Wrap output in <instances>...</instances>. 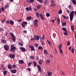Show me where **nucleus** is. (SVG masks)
Wrapping results in <instances>:
<instances>
[{"mask_svg":"<svg viewBox=\"0 0 76 76\" xmlns=\"http://www.w3.org/2000/svg\"><path fill=\"white\" fill-rule=\"evenodd\" d=\"M27 20H31V17H28L27 18Z\"/></svg>","mask_w":76,"mask_h":76,"instance_id":"27","label":"nucleus"},{"mask_svg":"<svg viewBox=\"0 0 76 76\" xmlns=\"http://www.w3.org/2000/svg\"><path fill=\"white\" fill-rule=\"evenodd\" d=\"M20 49L22 51H23V52H25L26 51V49H25V48H23V47H21Z\"/></svg>","mask_w":76,"mask_h":76,"instance_id":"15","label":"nucleus"},{"mask_svg":"<svg viewBox=\"0 0 76 76\" xmlns=\"http://www.w3.org/2000/svg\"><path fill=\"white\" fill-rule=\"evenodd\" d=\"M23 32L24 33V34H26L27 33V31H26V30H23Z\"/></svg>","mask_w":76,"mask_h":76,"instance_id":"50","label":"nucleus"},{"mask_svg":"<svg viewBox=\"0 0 76 76\" xmlns=\"http://www.w3.org/2000/svg\"><path fill=\"white\" fill-rule=\"evenodd\" d=\"M39 64H42V62H41V61H39Z\"/></svg>","mask_w":76,"mask_h":76,"instance_id":"56","label":"nucleus"},{"mask_svg":"<svg viewBox=\"0 0 76 76\" xmlns=\"http://www.w3.org/2000/svg\"><path fill=\"white\" fill-rule=\"evenodd\" d=\"M47 74H48V76H52V73L51 72H48Z\"/></svg>","mask_w":76,"mask_h":76,"instance_id":"16","label":"nucleus"},{"mask_svg":"<svg viewBox=\"0 0 76 76\" xmlns=\"http://www.w3.org/2000/svg\"><path fill=\"white\" fill-rule=\"evenodd\" d=\"M29 47H30L31 50L32 51H35V48H34V47L31 45H29Z\"/></svg>","mask_w":76,"mask_h":76,"instance_id":"12","label":"nucleus"},{"mask_svg":"<svg viewBox=\"0 0 76 76\" xmlns=\"http://www.w3.org/2000/svg\"><path fill=\"white\" fill-rule=\"evenodd\" d=\"M8 67L10 69H12V66L10 65H9L8 66Z\"/></svg>","mask_w":76,"mask_h":76,"instance_id":"28","label":"nucleus"},{"mask_svg":"<svg viewBox=\"0 0 76 76\" xmlns=\"http://www.w3.org/2000/svg\"><path fill=\"white\" fill-rule=\"evenodd\" d=\"M10 21L7 20L6 21V23H7L9 24V23H10Z\"/></svg>","mask_w":76,"mask_h":76,"instance_id":"47","label":"nucleus"},{"mask_svg":"<svg viewBox=\"0 0 76 76\" xmlns=\"http://www.w3.org/2000/svg\"><path fill=\"white\" fill-rule=\"evenodd\" d=\"M41 5H38L37 6V9H41Z\"/></svg>","mask_w":76,"mask_h":76,"instance_id":"23","label":"nucleus"},{"mask_svg":"<svg viewBox=\"0 0 76 76\" xmlns=\"http://www.w3.org/2000/svg\"><path fill=\"white\" fill-rule=\"evenodd\" d=\"M38 49L42 50H43V48L41 46H39L38 48Z\"/></svg>","mask_w":76,"mask_h":76,"instance_id":"29","label":"nucleus"},{"mask_svg":"<svg viewBox=\"0 0 76 76\" xmlns=\"http://www.w3.org/2000/svg\"><path fill=\"white\" fill-rule=\"evenodd\" d=\"M50 63V60L47 59L46 62V64H49V63Z\"/></svg>","mask_w":76,"mask_h":76,"instance_id":"14","label":"nucleus"},{"mask_svg":"<svg viewBox=\"0 0 76 76\" xmlns=\"http://www.w3.org/2000/svg\"><path fill=\"white\" fill-rule=\"evenodd\" d=\"M35 38H31V39H30V40L31 41H35Z\"/></svg>","mask_w":76,"mask_h":76,"instance_id":"54","label":"nucleus"},{"mask_svg":"<svg viewBox=\"0 0 76 76\" xmlns=\"http://www.w3.org/2000/svg\"><path fill=\"white\" fill-rule=\"evenodd\" d=\"M23 23L26 25L28 23H27V22L24 21Z\"/></svg>","mask_w":76,"mask_h":76,"instance_id":"44","label":"nucleus"},{"mask_svg":"<svg viewBox=\"0 0 76 76\" xmlns=\"http://www.w3.org/2000/svg\"><path fill=\"white\" fill-rule=\"evenodd\" d=\"M10 71L12 73H13V74L16 73L17 72V71L16 69L11 70H10Z\"/></svg>","mask_w":76,"mask_h":76,"instance_id":"8","label":"nucleus"},{"mask_svg":"<svg viewBox=\"0 0 76 76\" xmlns=\"http://www.w3.org/2000/svg\"><path fill=\"white\" fill-rule=\"evenodd\" d=\"M37 69H39V72H41V66L39 65H38L37 66Z\"/></svg>","mask_w":76,"mask_h":76,"instance_id":"11","label":"nucleus"},{"mask_svg":"<svg viewBox=\"0 0 76 76\" xmlns=\"http://www.w3.org/2000/svg\"><path fill=\"white\" fill-rule=\"evenodd\" d=\"M33 9L34 10V11H36L37 10V8H36V7H34Z\"/></svg>","mask_w":76,"mask_h":76,"instance_id":"62","label":"nucleus"},{"mask_svg":"<svg viewBox=\"0 0 76 76\" xmlns=\"http://www.w3.org/2000/svg\"><path fill=\"white\" fill-rule=\"evenodd\" d=\"M67 45L68 46H69L70 45V42L69 41H68L67 42Z\"/></svg>","mask_w":76,"mask_h":76,"instance_id":"45","label":"nucleus"},{"mask_svg":"<svg viewBox=\"0 0 76 76\" xmlns=\"http://www.w3.org/2000/svg\"><path fill=\"white\" fill-rule=\"evenodd\" d=\"M13 67H14V68H15V67H16V66L15 65H13Z\"/></svg>","mask_w":76,"mask_h":76,"instance_id":"63","label":"nucleus"},{"mask_svg":"<svg viewBox=\"0 0 76 76\" xmlns=\"http://www.w3.org/2000/svg\"><path fill=\"white\" fill-rule=\"evenodd\" d=\"M10 23L11 25H13L14 24V22H13V21L12 20H10Z\"/></svg>","mask_w":76,"mask_h":76,"instance_id":"18","label":"nucleus"},{"mask_svg":"<svg viewBox=\"0 0 76 76\" xmlns=\"http://www.w3.org/2000/svg\"><path fill=\"white\" fill-rule=\"evenodd\" d=\"M4 47L6 51H8L9 50V47L7 45H5Z\"/></svg>","mask_w":76,"mask_h":76,"instance_id":"6","label":"nucleus"},{"mask_svg":"<svg viewBox=\"0 0 76 76\" xmlns=\"http://www.w3.org/2000/svg\"><path fill=\"white\" fill-rule=\"evenodd\" d=\"M10 35L12 37V38L13 41L15 42L16 41V37H15L13 34L12 33H10Z\"/></svg>","mask_w":76,"mask_h":76,"instance_id":"2","label":"nucleus"},{"mask_svg":"<svg viewBox=\"0 0 76 76\" xmlns=\"http://www.w3.org/2000/svg\"><path fill=\"white\" fill-rule=\"evenodd\" d=\"M61 72L62 74V75H64V73L63 72L61 71Z\"/></svg>","mask_w":76,"mask_h":76,"instance_id":"59","label":"nucleus"},{"mask_svg":"<svg viewBox=\"0 0 76 76\" xmlns=\"http://www.w3.org/2000/svg\"><path fill=\"white\" fill-rule=\"evenodd\" d=\"M32 64V62H29L28 64V66H31V64Z\"/></svg>","mask_w":76,"mask_h":76,"instance_id":"26","label":"nucleus"},{"mask_svg":"<svg viewBox=\"0 0 76 76\" xmlns=\"http://www.w3.org/2000/svg\"><path fill=\"white\" fill-rule=\"evenodd\" d=\"M56 6V4H51L50 5V6H51V7H53V6Z\"/></svg>","mask_w":76,"mask_h":76,"instance_id":"33","label":"nucleus"},{"mask_svg":"<svg viewBox=\"0 0 76 76\" xmlns=\"http://www.w3.org/2000/svg\"><path fill=\"white\" fill-rule=\"evenodd\" d=\"M71 52H72V53H73V54L74 53V49H73V48L72 49V50L71 51Z\"/></svg>","mask_w":76,"mask_h":76,"instance_id":"46","label":"nucleus"},{"mask_svg":"<svg viewBox=\"0 0 76 76\" xmlns=\"http://www.w3.org/2000/svg\"><path fill=\"white\" fill-rule=\"evenodd\" d=\"M3 30V28H0V32L2 31Z\"/></svg>","mask_w":76,"mask_h":76,"instance_id":"64","label":"nucleus"},{"mask_svg":"<svg viewBox=\"0 0 76 76\" xmlns=\"http://www.w3.org/2000/svg\"><path fill=\"white\" fill-rule=\"evenodd\" d=\"M48 44H49V45H51V42H50V41H49L47 40V41Z\"/></svg>","mask_w":76,"mask_h":76,"instance_id":"53","label":"nucleus"},{"mask_svg":"<svg viewBox=\"0 0 76 76\" xmlns=\"http://www.w3.org/2000/svg\"><path fill=\"white\" fill-rule=\"evenodd\" d=\"M51 4H54V1L53 0H52L51 1Z\"/></svg>","mask_w":76,"mask_h":76,"instance_id":"43","label":"nucleus"},{"mask_svg":"<svg viewBox=\"0 0 76 76\" xmlns=\"http://www.w3.org/2000/svg\"><path fill=\"white\" fill-rule=\"evenodd\" d=\"M5 20H6V19H4L2 21V23H4V22H5Z\"/></svg>","mask_w":76,"mask_h":76,"instance_id":"55","label":"nucleus"},{"mask_svg":"<svg viewBox=\"0 0 76 76\" xmlns=\"http://www.w3.org/2000/svg\"><path fill=\"white\" fill-rule=\"evenodd\" d=\"M40 17L41 19L43 20H45V19H44V15L42 14L41 13L40 14Z\"/></svg>","mask_w":76,"mask_h":76,"instance_id":"9","label":"nucleus"},{"mask_svg":"<svg viewBox=\"0 0 76 76\" xmlns=\"http://www.w3.org/2000/svg\"><path fill=\"white\" fill-rule=\"evenodd\" d=\"M30 59H34V56H31L30 57Z\"/></svg>","mask_w":76,"mask_h":76,"instance_id":"51","label":"nucleus"},{"mask_svg":"<svg viewBox=\"0 0 76 76\" xmlns=\"http://www.w3.org/2000/svg\"><path fill=\"white\" fill-rule=\"evenodd\" d=\"M6 41L5 40H1V43L2 44H6Z\"/></svg>","mask_w":76,"mask_h":76,"instance_id":"17","label":"nucleus"},{"mask_svg":"<svg viewBox=\"0 0 76 76\" xmlns=\"http://www.w3.org/2000/svg\"><path fill=\"white\" fill-rule=\"evenodd\" d=\"M71 29L72 31H74V26L73 25L72 26Z\"/></svg>","mask_w":76,"mask_h":76,"instance_id":"42","label":"nucleus"},{"mask_svg":"<svg viewBox=\"0 0 76 76\" xmlns=\"http://www.w3.org/2000/svg\"><path fill=\"white\" fill-rule=\"evenodd\" d=\"M34 26L35 27L37 28L38 26V23H34Z\"/></svg>","mask_w":76,"mask_h":76,"instance_id":"19","label":"nucleus"},{"mask_svg":"<svg viewBox=\"0 0 76 76\" xmlns=\"http://www.w3.org/2000/svg\"><path fill=\"white\" fill-rule=\"evenodd\" d=\"M36 15L37 17H38V18H39V14L38 12H37L36 13Z\"/></svg>","mask_w":76,"mask_h":76,"instance_id":"25","label":"nucleus"},{"mask_svg":"<svg viewBox=\"0 0 76 76\" xmlns=\"http://www.w3.org/2000/svg\"><path fill=\"white\" fill-rule=\"evenodd\" d=\"M37 1L40 3H42V0H37Z\"/></svg>","mask_w":76,"mask_h":76,"instance_id":"57","label":"nucleus"},{"mask_svg":"<svg viewBox=\"0 0 76 76\" xmlns=\"http://www.w3.org/2000/svg\"><path fill=\"white\" fill-rule=\"evenodd\" d=\"M7 71H5L4 72V76H5V75H6V73H7Z\"/></svg>","mask_w":76,"mask_h":76,"instance_id":"32","label":"nucleus"},{"mask_svg":"<svg viewBox=\"0 0 76 76\" xmlns=\"http://www.w3.org/2000/svg\"><path fill=\"white\" fill-rule=\"evenodd\" d=\"M19 64H23L24 63V61L22 60H19L18 61Z\"/></svg>","mask_w":76,"mask_h":76,"instance_id":"13","label":"nucleus"},{"mask_svg":"<svg viewBox=\"0 0 76 76\" xmlns=\"http://www.w3.org/2000/svg\"><path fill=\"white\" fill-rule=\"evenodd\" d=\"M9 7V4H7L5 6V9H7Z\"/></svg>","mask_w":76,"mask_h":76,"instance_id":"24","label":"nucleus"},{"mask_svg":"<svg viewBox=\"0 0 76 76\" xmlns=\"http://www.w3.org/2000/svg\"><path fill=\"white\" fill-rule=\"evenodd\" d=\"M21 26H22V27H23V28H24L25 27V26H26V25H25V24H23V23H22L21 24Z\"/></svg>","mask_w":76,"mask_h":76,"instance_id":"35","label":"nucleus"},{"mask_svg":"<svg viewBox=\"0 0 76 76\" xmlns=\"http://www.w3.org/2000/svg\"><path fill=\"white\" fill-rule=\"evenodd\" d=\"M39 45L37 43H36L35 44V47H38Z\"/></svg>","mask_w":76,"mask_h":76,"instance_id":"36","label":"nucleus"},{"mask_svg":"<svg viewBox=\"0 0 76 76\" xmlns=\"http://www.w3.org/2000/svg\"><path fill=\"white\" fill-rule=\"evenodd\" d=\"M61 13H62V10H60L58 11V14H61Z\"/></svg>","mask_w":76,"mask_h":76,"instance_id":"30","label":"nucleus"},{"mask_svg":"<svg viewBox=\"0 0 76 76\" xmlns=\"http://www.w3.org/2000/svg\"><path fill=\"white\" fill-rule=\"evenodd\" d=\"M34 1V0H29V2L31 3H33Z\"/></svg>","mask_w":76,"mask_h":76,"instance_id":"38","label":"nucleus"},{"mask_svg":"<svg viewBox=\"0 0 76 76\" xmlns=\"http://www.w3.org/2000/svg\"><path fill=\"white\" fill-rule=\"evenodd\" d=\"M18 44L20 46H23V45L22 43L20 42H18Z\"/></svg>","mask_w":76,"mask_h":76,"instance_id":"31","label":"nucleus"},{"mask_svg":"<svg viewBox=\"0 0 76 76\" xmlns=\"http://www.w3.org/2000/svg\"><path fill=\"white\" fill-rule=\"evenodd\" d=\"M59 50L61 53V54H63V51H62V49H59Z\"/></svg>","mask_w":76,"mask_h":76,"instance_id":"40","label":"nucleus"},{"mask_svg":"<svg viewBox=\"0 0 76 76\" xmlns=\"http://www.w3.org/2000/svg\"><path fill=\"white\" fill-rule=\"evenodd\" d=\"M38 22V20H35L34 21V23H37V22Z\"/></svg>","mask_w":76,"mask_h":76,"instance_id":"48","label":"nucleus"},{"mask_svg":"<svg viewBox=\"0 0 76 76\" xmlns=\"http://www.w3.org/2000/svg\"><path fill=\"white\" fill-rule=\"evenodd\" d=\"M62 29L63 31H64L65 32L66 31V28H62Z\"/></svg>","mask_w":76,"mask_h":76,"instance_id":"37","label":"nucleus"},{"mask_svg":"<svg viewBox=\"0 0 76 76\" xmlns=\"http://www.w3.org/2000/svg\"><path fill=\"white\" fill-rule=\"evenodd\" d=\"M64 34L65 35H67V32H65L64 33Z\"/></svg>","mask_w":76,"mask_h":76,"instance_id":"52","label":"nucleus"},{"mask_svg":"<svg viewBox=\"0 0 76 76\" xmlns=\"http://www.w3.org/2000/svg\"><path fill=\"white\" fill-rule=\"evenodd\" d=\"M72 2L74 4H76V1L75 0H72Z\"/></svg>","mask_w":76,"mask_h":76,"instance_id":"20","label":"nucleus"},{"mask_svg":"<svg viewBox=\"0 0 76 76\" xmlns=\"http://www.w3.org/2000/svg\"><path fill=\"white\" fill-rule=\"evenodd\" d=\"M21 21H22V20L21 19H20L18 20V22H20Z\"/></svg>","mask_w":76,"mask_h":76,"instance_id":"61","label":"nucleus"},{"mask_svg":"<svg viewBox=\"0 0 76 76\" xmlns=\"http://www.w3.org/2000/svg\"><path fill=\"white\" fill-rule=\"evenodd\" d=\"M46 16L47 17H50V14L48 13L46 14Z\"/></svg>","mask_w":76,"mask_h":76,"instance_id":"39","label":"nucleus"},{"mask_svg":"<svg viewBox=\"0 0 76 76\" xmlns=\"http://www.w3.org/2000/svg\"><path fill=\"white\" fill-rule=\"evenodd\" d=\"M57 21L58 23V24L60 23V19L58 18L57 19Z\"/></svg>","mask_w":76,"mask_h":76,"instance_id":"41","label":"nucleus"},{"mask_svg":"<svg viewBox=\"0 0 76 76\" xmlns=\"http://www.w3.org/2000/svg\"><path fill=\"white\" fill-rule=\"evenodd\" d=\"M28 71H31V68H29L28 69Z\"/></svg>","mask_w":76,"mask_h":76,"instance_id":"58","label":"nucleus"},{"mask_svg":"<svg viewBox=\"0 0 76 76\" xmlns=\"http://www.w3.org/2000/svg\"><path fill=\"white\" fill-rule=\"evenodd\" d=\"M75 15H76V11L75 12V11L70 12L69 14L70 21H72V20H73V17H74V14L75 13Z\"/></svg>","mask_w":76,"mask_h":76,"instance_id":"1","label":"nucleus"},{"mask_svg":"<svg viewBox=\"0 0 76 76\" xmlns=\"http://www.w3.org/2000/svg\"><path fill=\"white\" fill-rule=\"evenodd\" d=\"M43 3L45 6H47V4H48V1L45 0L43 2Z\"/></svg>","mask_w":76,"mask_h":76,"instance_id":"10","label":"nucleus"},{"mask_svg":"<svg viewBox=\"0 0 76 76\" xmlns=\"http://www.w3.org/2000/svg\"><path fill=\"white\" fill-rule=\"evenodd\" d=\"M9 57H10V58H11L13 59L15 58V56L13 54H10L9 55Z\"/></svg>","mask_w":76,"mask_h":76,"instance_id":"7","label":"nucleus"},{"mask_svg":"<svg viewBox=\"0 0 76 76\" xmlns=\"http://www.w3.org/2000/svg\"><path fill=\"white\" fill-rule=\"evenodd\" d=\"M26 9L27 12H29L32 10V7H26Z\"/></svg>","mask_w":76,"mask_h":76,"instance_id":"4","label":"nucleus"},{"mask_svg":"<svg viewBox=\"0 0 76 76\" xmlns=\"http://www.w3.org/2000/svg\"><path fill=\"white\" fill-rule=\"evenodd\" d=\"M15 50H16V47H14L13 45H11V51H12V52L15 51Z\"/></svg>","mask_w":76,"mask_h":76,"instance_id":"3","label":"nucleus"},{"mask_svg":"<svg viewBox=\"0 0 76 76\" xmlns=\"http://www.w3.org/2000/svg\"><path fill=\"white\" fill-rule=\"evenodd\" d=\"M68 8L69 9H70L71 8V5H69Z\"/></svg>","mask_w":76,"mask_h":76,"instance_id":"60","label":"nucleus"},{"mask_svg":"<svg viewBox=\"0 0 76 76\" xmlns=\"http://www.w3.org/2000/svg\"><path fill=\"white\" fill-rule=\"evenodd\" d=\"M66 23L64 22L62 23V26H64V25H66Z\"/></svg>","mask_w":76,"mask_h":76,"instance_id":"49","label":"nucleus"},{"mask_svg":"<svg viewBox=\"0 0 76 76\" xmlns=\"http://www.w3.org/2000/svg\"><path fill=\"white\" fill-rule=\"evenodd\" d=\"M44 54H48V52H47V51L46 50H44Z\"/></svg>","mask_w":76,"mask_h":76,"instance_id":"21","label":"nucleus"},{"mask_svg":"<svg viewBox=\"0 0 76 76\" xmlns=\"http://www.w3.org/2000/svg\"><path fill=\"white\" fill-rule=\"evenodd\" d=\"M33 64H34V66H37V63H36V62H35V61H34L33 62Z\"/></svg>","mask_w":76,"mask_h":76,"instance_id":"34","label":"nucleus"},{"mask_svg":"<svg viewBox=\"0 0 76 76\" xmlns=\"http://www.w3.org/2000/svg\"><path fill=\"white\" fill-rule=\"evenodd\" d=\"M62 47V44H60L58 46V48L59 49H61V48Z\"/></svg>","mask_w":76,"mask_h":76,"instance_id":"22","label":"nucleus"},{"mask_svg":"<svg viewBox=\"0 0 76 76\" xmlns=\"http://www.w3.org/2000/svg\"><path fill=\"white\" fill-rule=\"evenodd\" d=\"M34 38L35 40H39V35H34Z\"/></svg>","mask_w":76,"mask_h":76,"instance_id":"5","label":"nucleus"}]
</instances>
